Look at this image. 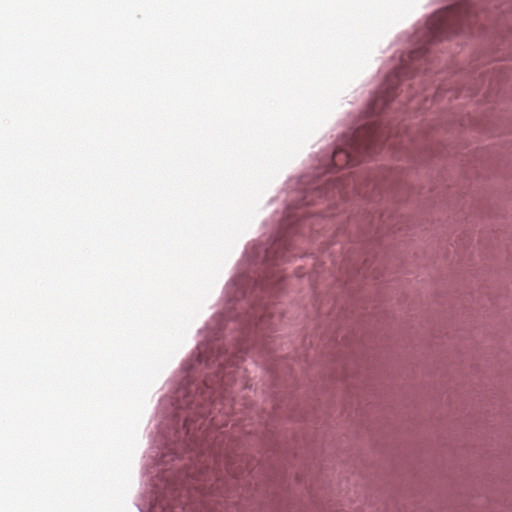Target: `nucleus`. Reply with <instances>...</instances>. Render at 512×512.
<instances>
[{
	"label": "nucleus",
	"mask_w": 512,
	"mask_h": 512,
	"mask_svg": "<svg viewBox=\"0 0 512 512\" xmlns=\"http://www.w3.org/2000/svg\"><path fill=\"white\" fill-rule=\"evenodd\" d=\"M382 143V135L376 125L364 126L357 130L345 148L338 147L332 161L336 167L356 165L363 156L373 155Z\"/></svg>",
	"instance_id": "nucleus-1"
},
{
	"label": "nucleus",
	"mask_w": 512,
	"mask_h": 512,
	"mask_svg": "<svg viewBox=\"0 0 512 512\" xmlns=\"http://www.w3.org/2000/svg\"><path fill=\"white\" fill-rule=\"evenodd\" d=\"M206 462L207 457L201 454L197 466L188 471V475L193 479L189 486H193L203 496L217 493L220 487L219 481L223 474L222 465H224L227 474L237 476L233 471L230 460L222 459L214 451L209 454V463Z\"/></svg>",
	"instance_id": "nucleus-2"
},
{
	"label": "nucleus",
	"mask_w": 512,
	"mask_h": 512,
	"mask_svg": "<svg viewBox=\"0 0 512 512\" xmlns=\"http://www.w3.org/2000/svg\"><path fill=\"white\" fill-rule=\"evenodd\" d=\"M471 8L467 3H460L435 13L427 23L428 30L434 39L458 33L470 24Z\"/></svg>",
	"instance_id": "nucleus-3"
},
{
	"label": "nucleus",
	"mask_w": 512,
	"mask_h": 512,
	"mask_svg": "<svg viewBox=\"0 0 512 512\" xmlns=\"http://www.w3.org/2000/svg\"><path fill=\"white\" fill-rule=\"evenodd\" d=\"M206 421V419L203 420L202 423L197 427V425L194 424L191 419H187L184 425L187 431V435H189V440L193 442L195 448H199L201 451L203 450L204 445L201 442H207L209 438L207 429L203 428V426L206 424Z\"/></svg>",
	"instance_id": "nucleus-4"
},
{
	"label": "nucleus",
	"mask_w": 512,
	"mask_h": 512,
	"mask_svg": "<svg viewBox=\"0 0 512 512\" xmlns=\"http://www.w3.org/2000/svg\"><path fill=\"white\" fill-rule=\"evenodd\" d=\"M394 95L395 87L393 85L387 84V86L385 87V91L382 89L379 91V94L377 95L374 102L373 110L378 111L384 108L386 105H388L390 101H392Z\"/></svg>",
	"instance_id": "nucleus-5"
},
{
	"label": "nucleus",
	"mask_w": 512,
	"mask_h": 512,
	"mask_svg": "<svg viewBox=\"0 0 512 512\" xmlns=\"http://www.w3.org/2000/svg\"><path fill=\"white\" fill-rule=\"evenodd\" d=\"M266 317H267V314H264L261 319H260V322H259V326L262 327L265 325L266 323Z\"/></svg>",
	"instance_id": "nucleus-6"
},
{
	"label": "nucleus",
	"mask_w": 512,
	"mask_h": 512,
	"mask_svg": "<svg viewBox=\"0 0 512 512\" xmlns=\"http://www.w3.org/2000/svg\"><path fill=\"white\" fill-rule=\"evenodd\" d=\"M209 424L213 425V426H217L218 424L214 422V418H211V420L209 421Z\"/></svg>",
	"instance_id": "nucleus-7"
},
{
	"label": "nucleus",
	"mask_w": 512,
	"mask_h": 512,
	"mask_svg": "<svg viewBox=\"0 0 512 512\" xmlns=\"http://www.w3.org/2000/svg\"><path fill=\"white\" fill-rule=\"evenodd\" d=\"M418 53H419V52H417V51L413 52V53H412V55H411V59H414V58H415V55H416V54H418Z\"/></svg>",
	"instance_id": "nucleus-8"
}]
</instances>
